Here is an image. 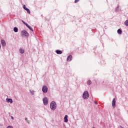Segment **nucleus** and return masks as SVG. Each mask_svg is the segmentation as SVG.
<instances>
[{
	"instance_id": "1",
	"label": "nucleus",
	"mask_w": 128,
	"mask_h": 128,
	"mask_svg": "<svg viewBox=\"0 0 128 128\" xmlns=\"http://www.w3.org/2000/svg\"><path fill=\"white\" fill-rule=\"evenodd\" d=\"M51 110H54L56 108V104L54 102H52L50 104Z\"/></svg>"
},
{
	"instance_id": "2",
	"label": "nucleus",
	"mask_w": 128,
	"mask_h": 128,
	"mask_svg": "<svg viewBox=\"0 0 128 128\" xmlns=\"http://www.w3.org/2000/svg\"><path fill=\"white\" fill-rule=\"evenodd\" d=\"M88 92L86 91L83 93V98L84 100H87V98H88Z\"/></svg>"
},
{
	"instance_id": "3",
	"label": "nucleus",
	"mask_w": 128,
	"mask_h": 128,
	"mask_svg": "<svg viewBox=\"0 0 128 128\" xmlns=\"http://www.w3.org/2000/svg\"><path fill=\"white\" fill-rule=\"evenodd\" d=\"M21 36L28 38V33L26 31L24 30L21 32Z\"/></svg>"
},
{
	"instance_id": "4",
	"label": "nucleus",
	"mask_w": 128,
	"mask_h": 128,
	"mask_svg": "<svg viewBox=\"0 0 128 128\" xmlns=\"http://www.w3.org/2000/svg\"><path fill=\"white\" fill-rule=\"evenodd\" d=\"M22 22H23V24H25V26H27V28H29V30H32V32H34V30L32 29V27H30L28 24L26 22H24V21L22 20Z\"/></svg>"
},
{
	"instance_id": "5",
	"label": "nucleus",
	"mask_w": 128,
	"mask_h": 128,
	"mask_svg": "<svg viewBox=\"0 0 128 128\" xmlns=\"http://www.w3.org/2000/svg\"><path fill=\"white\" fill-rule=\"evenodd\" d=\"M42 90L44 94H46V92H48V87L46 86H44L42 88Z\"/></svg>"
},
{
	"instance_id": "6",
	"label": "nucleus",
	"mask_w": 128,
	"mask_h": 128,
	"mask_svg": "<svg viewBox=\"0 0 128 128\" xmlns=\"http://www.w3.org/2000/svg\"><path fill=\"white\" fill-rule=\"evenodd\" d=\"M43 102L44 106H48V100L46 97L44 98L43 99Z\"/></svg>"
},
{
	"instance_id": "7",
	"label": "nucleus",
	"mask_w": 128,
	"mask_h": 128,
	"mask_svg": "<svg viewBox=\"0 0 128 128\" xmlns=\"http://www.w3.org/2000/svg\"><path fill=\"white\" fill-rule=\"evenodd\" d=\"M116 98H114L112 101V106L113 108H114L116 106Z\"/></svg>"
},
{
	"instance_id": "8",
	"label": "nucleus",
	"mask_w": 128,
	"mask_h": 128,
	"mask_svg": "<svg viewBox=\"0 0 128 128\" xmlns=\"http://www.w3.org/2000/svg\"><path fill=\"white\" fill-rule=\"evenodd\" d=\"M72 60V55H70L68 56L67 58V62H70Z\"/></svg>"
},
{
	"instance_id": "9",
	"label": "nucleus",
	"mask_w": 128,
	"mask_h": 128,
	"mask_svg": "<svg viewBox=\"0 0 128 128\" xmlns=\"http://www.w3.org/2000/svg\"><path fill=\"white\" fill-rule=\"evenodd\" d=\"M1 44L2 46H6V41H4V40H2Z\"/></svg>"
},
{
	"instance_id": "10",
	"label": "nucleus",
	"mask_w": 128,
	"mask_h": 128,
	"mask_svg": "<svg viewBox=\"0 0 128 128\" xmlns=\"http://www.w3.org/2000/svg\"><path fill=\"white\" fill-rule=\"evenodd\" d=\"M64 122H68V115H66L64 117Z\"/></svg>"
},
{
	"instance_id": "11",
	"label": "nucleus",
	"mask_w": 128,
	"mask_h": 128,
	"mask_svg": "<svg viewBox=\"0 0 128 128\" xmlns=\"http://www.w3.org/2000/svg\"><path fill=\"white\" fill-rule=\"evenodd\" d=\"M56 52L58 54H62V50H56Z\"/></svg>"
},
{
	"instance_id": "12",
	"label": "nucleus",
	"mask_w": 128,
	"mask_h": 128,
	"mask_svg": "<svg viewBox=\"0 0 128 128\" xmlns=\"http://www.w3.org/2000/svg\"><path fill=\"white\" fill-rule=\"evenodd\" d=\"M6 100L8 102H10V104H12V100L11 98H7Z\"/></svg>"
},
{
	"instance_id": "13",
	"label": "nucleus",
	"mask_w": 128,
	"mask_h": 128,
	"mask_svg": "<svg viewBox=\"0 0 128 128\" xmlns=\"http://www.w3.org/2000/svg\"><path fill=\"white\" fill-rule=\"evenodd\" d=\"M20 54H24V49L22 48H20Z\"/></svg>"
},
{
	"instance_id": "14",
	"label": "nucleus",
	"mask_w": 128,
	"mask_h": 128,
	"mask_svg": "<svg viewBox=\"0 0 128 128\" xmlns=\"http://www.w3.org/2000/svg\"><path fill=\"white\" fill-rule=\"evenodd\" d=\"M14 32H18V28L15 27L14 28Z\"/></svg>"
},
{
	"instance_id": "15",
	"label": "nucleus",
	"mask_w": 128,
	"mask_h": 128,
	"mask_svg": "<svg viewBox=\"0 0 128 128\" xmlns=\"http://www.w3.org/2000/svg\"><path fill=\"white\" fill-rule=\"evenodd\" d=\"M25 10H26L27 12H28V14H30V9L26 8H25Z\"/></svg>"
},
{
	"instance_id": "16",
	"label": "nucleus",
	"mask_w": 128,
	"mask_h": 128,
	"mask_svg": "<svg viewBox=\"0 0 128 128\" xmlns=\"http://www.w3.org/2000/svg\"><path fill=\"white\" fill-rule=\"evenodd\" d=\"M118 33L119 34H122V30L118 29Z\"/></svg>"
},
{
	"instance_id": "17",
	"label": "nucleus",
	"mask_w": 128,
	"mask_h": 128,
	"mask_svg": "<svg viewBox=\"0 0 128 128\" xmlns=\"http://www.w3.org/2000/svg\"><path fill=\"white\" fill-rule=\"evenodd\" d=\"M124 24H125V26H128V20L125 21Z\"/></svg>"
},
{
	"instance_id": "18",
	"label": "nucleus",
	"mask_w": 128,
	"mask_h": 128,
	"mask_svg": "<svg viewBox=\"0 0 128 128\" xmlns=\"http://www.w3.org/2000/svg\"><path fill=\"white\" fill-rule=\"evenodd\" d=\"M87 84H89V85L92 84V81H90V80L88 81Z\"/></svg>"
},
{
	"instance_id": "19",
	"label": "nucleus",
	"mask_w": 128,
	"mask_h": 128,
	"mask_svg": "<svg viewBox=\"0 0 128 128\" xmlns=\"http://www.w3.org/2000/svg\"><path fill=\"white\" fill-rule=\"evenodd\" d=\"M78 2H80V0H74L75 4L78 3Z\"/></svg>"
},
{
	"instance_id": "20",
	"label": "nucleus",
	"mask_w": 128,
	"mask_h": 128,
	"mask_svg": "<svg viewBox=\"0 0 128 128\" xmlns=\"http://www.w3.org/2000/svg\"><path fill=\"white\" fill-rule=\"evenodd\" d=\"M25 120H27V122H28V124H30V121L28 120V118H25Z\"/></svg>"
},
{
	"instance_id": "21",
	"label": "nucleus",
	"mask_w": 128,
	"mask_h": 128,
	"mask_svg": "<svg viewBox=\"0 0 128 128\" xmlns=\"http://www.w3.org/2000/svg\"><path fill=\"white\" fill-rule=\"evenodd\" d=\"M23 8H24V10H26V5H24Z\"/></svg>"
},
{
	"instance_id": "22",
	"label": "nucleus",
	"mask_w": 128,
	"mask_h": 128,
	"mask_svg": "<svg viewBox=\"0 0 128 128\" xmlns=\"http://www.w3.org/2000/svg\"><path fill=\"white\" fill-rule=\"evenodd\" d=\"M12 120H14V117L12 116Z\"/></svg>"
},
{
	"instance_id": "23",
	"label": "nucleus",
	"mask_w": 128,
	"mask_h": 128,
	"mask_svg": "<svg viewBox=\"0 0 128 128\" xmlns=\"http://www.w3.org/2000/svg\"><path fill=\"white\" fill-rule=\"evenodd\" d=\"M32 96H34V93H32Z\"/></svg>"
}]
</instances>
